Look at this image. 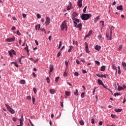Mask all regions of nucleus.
Segmentation results:
<instances>
[{"label":"nucleus","instance_id":"nucleus-25","mask_svg":"<svg viewBox=\"0 0 126 126\" xmlns=\"http://www.w3.org/2000/svg\"><path fill=\"white\" fill-rule=\"evenodd\" d=\"M20 83L21 84H22V85H23L26 84V81H25V80H21L20 81Z\"/></svg>","mask_w":126,"mask_h":126},{"label":"nucleus","instance_id":"nucleus-40","mask_svg":"<svg viewBox=\"0 0 126 126\" xmlns=\"http://www.w3.org/2000/svg\"><path fill=\"white\" fill-rule=\"evenodd\" d=\"M122 64L123 67H126V62H122Z\"/></svg>","mask_w":126,"mask_h":126},{"label":"nucleus","instance_id":"nucleus-45","mask_svg":"<svg viewBox=\"0 0 126 126\" xmlns=\"http://www.w3.org/2000/svg\"><path fill=\"white\" fill-rule=\"evenodd\" d=\"M35 97H34L33 96H32V103L33 104H34V103H35Z\"/></svg>","mask_w":126,"mask_h":126},{"label":"nucleus","instance_id":"nucleus-55","mask_svg":"<svg viewBox=\"0 0 126 126\" xmlns=\"http://www.w3.org/2000/svg\"><path fill=\"white\" fill-rule=\"evenodd\" d=\"M11 52H12L13 55H14V56L16 55V53L15 52V51L13 49H11Z\"/></svg>","mask_w":126,"mask_h":126},{"label":"nucleus","instance_id":"nucleus-41","mask_svg":"<svg viewBox=\"0 0 126 126\" xmlns=\"http://www.w3.org/2000/svg\"><path fill=\"white\" fill-rule=\"evenodd\" d=\"M91 123H92V125H94V124L95 123V120H94V118H92L91 119Z\"/></svg>","mask_w":126,"mask_h":126},{"label":"nucleus","instance_id":"nucleus-46","mask_svg":"<svg viewBox=\"0 0 126 126\" xmlns=\"http://www.w3.org/2000/svg\"><path fill=\"white\" fill-rule=\"evenodd\" d=\"M59 79H60V77H56L55 79V82H58V81H59Z\"/></svg>","mask_w":126,"mask_h":126},{"label":"nucleus","instance_id":"nucleus-52","mask_svg":"<svg viewBox=\"0 0 126 126\" xmlns=\"http://www.w3.org/2000/svg\"><path fill=\"white\" fill-rule=\"evenodd\" d=\"M27 100H31V96H30V95H28V96H27Z\"/></svg>","mask_w":126,"mask_h":126},{"label":"nucleus","instance_id":"nucleus-30","mask_svg":"<svg viewBox=\"0 0 126 126\" xmlns=\"http://www.w3.org/2000/svg\"><path fill=\"white\" fill-rule=\"evenodd\" d=\"M65 95L66 96H70V92H67L66 91H65Z\"/></svg>","mask_w":126,"mask_h":126},{"label":"nucleus","instance_id":"nucleus-23","mask_svg":"<svg viewBox=\"0 0 126 126\" xmlns=\"http://www.w3.org/2000/svg\"><path fill=\"white\" fill-rule=\"evenodd\" d=\"M74 94L75 96H78L79 93H78V90L76 89L75 92H74Z\"/></svg>","mask_w":126,"mask_h":126},{"label":"nucleus","instance_id":"nucleus-29","mask_svg":"<svg viewBox=\"0 0 126 126\" xmlns=\"http://www.w3.org/2000/svg\"><path fill=\"white\" fill-rule=\"evenodd\" d=\"M114 96L115 97H117V96H121V94L120 93H115L114 94Z\"/></svg>","mask_w":126,"mask_h":126},{"label":"nucleus","instance_id":"nucleus-4","mask_svg":"<svg viewBox=\"0 0 126 126\" xmlns=\"http://www.w3.org/2000/svg\"><path fill=\"white\" fill-rule=\"evenodd\" d=\"M20 121V125H17V126H23L24 125L23 122H24V118H23V114L21 115V118L19 119Z\"/></svg>","mask_w":126,"mask_h":126},{"label":"nucleus","instance_id":"nucleus-51","mask_svg":"<svg viewBox=\"0 0 126 126\" xmlns=\"http://www.w3.org/2000/svg\"><path fill=\"white\" fill-rule=\"evenodd\" d=\"M97 38L98 40H101L102 39V35H99L97 36Z\"/></svg>","mask_w":126,"mask_h":126},{"label":"nucleus","instance_id":"nucleus-20","mask_svg":"<svg viewBox=\"0 0 126 126\" xmlns=\"http://www.w3.org/2000/svg\"><path fill=\"white\" fill-rule=\"evenodd\" d=\"M97 82L99 85H102V86H103L104 83H103V81H102V80H101L100 79H98Z\"/></svg>","mask_w":126,"mask_h":126},{"label":"nucleus","instance_id":"nucleus-6","mask_svg":"<svg viewBox=\"0 0 126 126\" xmlns=\"http://www.w3.org/2000/svg\"><path fill=\"white\" fill-rule=\"evenodd\" d=\"M73 20V22L74 24V27H76V25H77V23H79V19L76 18V19H72Z\"/></svg>","mask_w":126,"mask_h":126},{"label":"nucleus","instance_id":"nucleus-48","mask_svg":"<svg viewBox=\"0 0 126 126\" xmlns=\"http://www.w3.org/2000/svg\"><path fill=\"white\" fill-rule=\"evenodd\" d=\"M79 75V74L77 72H74V76H78Z\"/></svg>","mask_w":126,"mask_h":126},{"label":"nucleus","instance_id":"nucleus-43","mask_svg":"<svg viewBox=\"0 0 126 126\" xmlns=\"http://www.w3.org/2000/svg\"><path fill=\"white\" fill-rule=\"evenodd\" d=\"M36 17L38 19H40V18H41V15H40V14H37Z\"/></svg>","mask_w":126,"mask_h":126},{"label":"nucleus","instance_id":"nucleus-36","mask_svg":"<svg viewBox=\"0 0 126 126\" xmlns=\"http://www.w3.org/2000/svg\"><path fill=\"white\" fill-rule=\"evenodd\" d=\"M79 124L81 125V126H84V122H83L82 120L79 122Z\"/></svg>","mask_w":126,"mask_h":126},{"label":"nucleus","instance_id":"nucleus-7","mask_svg":"<svg viewBox=\"0 0 126 126\" xmlns=\"http://www.w3.org/2000/svg\"><path fill=\"white\" fill-rule=\"evenodd\" d=\"M77 16H78V13L76 12H73L72 15H71L72 19H76V17H77Z\"/></svg>","mask_w":126,"mask_h":126},{"label":"nucleus","instance_id":"nucleus-8","mask_svg":"<svg viewBox=\"0 0 126 126\" xmlns=\"http://www.w3.org/2000/svg\"><path fill=\"white\" fill-rule=\"evenodd\" d=\"M117 85H118V91H122V90H123V89H126V85H123V87L122 86H120V85H119V83H117Z\"/></svg>","mask_w":126,"mask_h":126},{"label":"nucleus","instance_id":"nucleus-50","mask_svg":"<svg viewBox=\"0 0 126 126\" xmlns=\"http://www.w3.org/2000/svg\"><path fill=\"white\" fill-rule=\"evenodd\" d=\"M12 121L13 122H16V121H17V118H15V117H13L12 118Z\"/></svg>","mask_w":126,"mask_h":126},{"label":"nucleus","instance_id":"nucleus-26","mask_svg":"<svg viewBox=\"0 0 126 126\" xmlns=\"http://www.w3.org/2000/svg\"><path fill=\"white\" fill-rule=\"evenodd\" d=\"M115 112H116L117 113H120V112H122V111H123V109H114Z\"/></svg>","mask_w":126,"mask_h":126},{"label":"nucleus","instance_id":"nucleus-58","mask_svg":"<svg viewBox=\"0 0 126 126\" xmlns=\"http://www.w3.org/2000/svg\"><path fill=\"white\" fill-rule=\"evenodd\" d=\"M94 62H95V63H96V64H97V65L100 64V62H99L97 60L95 61Z\"/></svg>","mask_w":126,"mask_h":126},{"label":"nucleus","instance_id":"nucleus-31","mask_svg":"<svg viewBox=\"0 0 126 126\" xmlns=\"http://www.w3.org/2000/svg\"><path fill=\"white\" fill-rule=\"evenodd\" d=\"M122 49H123V45L121 44L119 45V46L118 47V51H119V52H120Z\"/></svg>","mask_w":126,"mask_h":126},{"label":"nucleus","instance_id":"nucleus-13","mask_svg":"<svg viewBox=\"0 0 126 126\" xmlns=\"http://www.w3.org/2000/svg\"><path fill=\"white\" fill-rule=\"evenodd\" d=\"M72 9V4L71 3V2H69V4L68 5L66 9L67 10H70V9Z\"/></svg>","mask_w":126,"mask_h":126},{"label":"nucleus","instance_id":"nucleus-14","mask_svg":"<svg viewBox=\"0 0 126 126\" xmlns=\"http://www.w3.org/2000/svg\"><path fill=\"white\" fill-rule=\"evenodd\" d=\"M49 73L53 72V69H54V65L50 64L49 65Z\"/></svg>","mask_w":126,"mask_h":126},{"label":"nucleus","instance_id":"nucleus-3","mask_svg":"<svg viewBox=\"0 0 126 126\" xmlns=\"http://www.w3.org/2000/svg\"><path fill=\"white\" fill-rule=\"evenodd\" d=\"M61 30L62 31H63V30H64V29L66 28L65 30L66 31V30H67V27H66V21L65 20L64 21L61 26Z\"/></svg>","mask_w":126,"mask_h":126},{"label":"nucleus","instance_id":"nucleus-35","mask_svg":"<svg viewBox=\"0 0 126 126\" xmlns=\"http://www.w3.org/2000/svg\"><path fill=\"white\" fill-rule=\"evenodd\" d=\"M39 30H40V31H42V32H44V33L46 34V30H45V29L41 28Z\"/></svg>","mask_w":126,"mask_h":126},{"label":"nucleus","instance_id":"nucleus-34","mask_svg":"<svg viewBox=\"0 0 126 126\" xmlns=\"http://www.w3.org/2000/svg\"><path fill=\"white\" fill-rule=\"evenodd\" d=\"M72 50V46L70 45L69 46V49L68 50V53H70V52H71Z\"/></svg>","mask_w":126,"mask_h":126},{"label":"nucleus","instance_id":"nucleus-38","mask_svg":"<svg viewBox=\"0 0 126 126\" xmlns=\"http://www.w3.org/2000/svg\"><path fill=\"white\" fill-rule=\"evenodd\" d=\"M46 81L47 83H50V78H49V77H47Z\"/></svg>","mask_w":126,"mask_h":126},{"label":"nucleus","instance_id":"nucleus-54","mask_svg":"<svg viewBox=\"0 0 126 126\" xmlns=\"http://www.w3.org/2000/svg\"><path fill=\"white\" fill-rule=\"evenodd\" d=\"M25 50H26V51H29V48H28V46L27 45V44H26V47H25Z\"/></svg>","mask_w":126,"mask_h":126},{"label":"nucleus","instance_id":"nucleus-42","mask_svg":"<svg viewBox=\"0 0 126 126\" xmlns=\"http://www.w3.org/2000/svg\"><path fill=\"white\" fill-rule=\"evenodd\" d=\"M121 74V67L118 66V74Z\"/></svg>","mask_w":126,"mask_h":126},{"label":"nucleus","instance_id":"nucleus-57","mask_svg":"<svg viewBox=\"0 0 126 126\" xmlns=\"http://www.w3.org/2000/svg\"><path fill=\"white\" fill-rule=\"evenodd\" d=\"M76 63H77V64H80V62H79V60H78V59L76 60Z\"/></svg>","mask_w":126,"mask_h":126},{"label":"nucleus","instance_id":"nucleus-1","mask_svg":"<svg viewBox=\"0 0 126 126\" xmlns=\"http://www.w3.org/2000/svg\"><path fill=\"white\" fill-rule=\"evenodd\" d=\"M92 16V15L91 14H82L81 15V18L82 20H83L84 21H86L87 20H88L89 18H90Z\"/></svg>","mask_w":126,"mask_h":126},{"label":"nucleus","instance_id":"nucleus-28","mask_svg":"<svg viewBox=\"0 0 126 126\" xmlns=\"http://www.w3.org/2000/svg\"><path fill=\"white\" fill-rule=\"evenodd\" d=\"M8 53L10 57H11V58H12L13 52H12V51H11V50L10 51H8Z\"/></svg>","mask_w":126,"mask_h":126},{"label":"nucleus","instance_id":"nucleus-18","mask_svg":"<svg viewBox=\"0 0 126 126\" xmlns=\"http://www.w3.org/2000/svg\"><path fill=\"white\" fill-rule=\"evenodd\" d=\"M92 31H90L88 34L86 35V38H88V37H90V36L92 35Z\"/></svg>","mask_w":126,"mask_h":126},{"label":"nucleus","instance_id":"nucleus-24","mask_svg":"<svg viewBox=\"0 0 126 126\" xmlns=\"http://www.w3.org/2000/svg\"><path fill=\"white\" fill-rule=\"evenodd\" d=\"M8 111L11 113V114H15V111H14V110H13V109L11 108L8 110Z\"/></svg>","mask_w":126,"mask_h":126},{"label":"nucleus","instance_id":"nucleus-21","mask_svg":"<svg viewBox=\"0 0 126 126\" xmlns=\"http://www.w3.org/2000/svg\"><path fill=\"white\" fill-rule=\"evenodd\" d=\"M112 69H113V70H118V69H117V66H116V64H115V63H113L112 64Z\"/></svg>","mask_w":126,"mask_h":126},{"label":"nucleus","instance_id":"nucleus-59","mask_svg":"<svg viewBox=\"0 0 126 126\" xmlns=\"http://www.w3.org/2000/svg\"><path fill=\"white\" fill-rule=\"evenodd\" d=\"M100 77H104V78H106L107 77V76H106V75L101 74L100 75Z\"/></svg>","mask_w":126,"mask_h":126},{"label":"nucleus","instance_id":"nucleus-2","mask_svg":"<svg viewBox=\"0 0 126 126\" xmlns=\"http://www.w3.org/2000/svg\"><path fill=\"white\" fill-rule=\"evenodd\" d=\"M115 29V28L114 26H111V30H110V33H108V32L106 33V37L107 38V40H112V30H114Z\"/></svg>","mask_w":126,"mask_h":126},{"label":"nucleus","instance_id":"nucleus-61","mask_svg":"<svg viewBox=\"0 0 126 126\" xmlns=\"http://www.w3.org/2000/svg\"><path fill=\"white\" fill-rule=\"evenodd\" d=\"M14 64L15 66H16V67H18L19 65L17 64V62H15Z\"/></svg>","mask_w":126,"mask_h":126},{"label":"nucleus","instance_id":"nucleus-49","mask_svg":"<svg viewBox=\"0 0 126 126\" xmlns=\"http://www.w3.org/2000/svg\"><path fill=\"white\" fill-rule=\"evenodd\" d=\"M84 95H85V93H82L81 94V97H82V98H84Z\"/></svg>","mask_w":126,"mask_h":126},{"label":"nucleus","instance_id":"nucleus-22","mask_svg":"<svg viewBox=\"0 0 126 126\" xmlns=\"http://www.w3.org/2000/svg\"><path fill=\"white\" fill-rule=\"evenodd\" d=\"M100 70L101 71H105V70H106V66L105 65L101 66Z\"/></svg>","mask_w":126,"mask_h":126},{"label":"nucleus","instance_id":"nucleus-62","mask_svg":"<svg viewBox=\"0 0 126 126\" xmlns=\"http://www.w3.org/2000/svg\"><path fill=\"white\" fill-rule=\"evenodd\" d=\"M111 118H113V119H115V118H116V115L114 114H111Z\"/></svg>","mask_w":126,"mask_h":126},{"label":"nucleus","instance_id":"nucleus-16","mask_svg":"<svg viewBox=\"0 0 126 126\" xmlns=\"http://www.w3.org/2000/svg\"><path fill=\"white\" fill-rule=\"evenodd\" d=\"M117 9H118V10H123L124 9V8L123 7V5H120L119 6H117Z\"/></svg>","mask_w":126,"mask_h":126},{"label":"nucleus","instance_id":"nucleus-17","mask_svg":"<svg viewBox=\"0 0 126 126\" xmlns=\"http://www.w3.org/2000/svg\"><path fill=\"white\" fill-rule=\"evenodd\" d=\"M94 49L96 51H100V49H101V46L96 45H95Z\"/></svg>","mask_w":126,"mask_h":126},{"label":"nucleus","instance_id":"nucleus-11","mask_svg":"<svg viewBox=\"0 0 126 126\" xmlns=\"http://www.w3.org/2000/svg\"><path fill=\"white\" fill-rule=\"evenodd\" d=\"M83 0H78L77 4L80 8L82 7V1Z\"/></svg>","mask_w":126,"mask_h":126},{"label":"nucleus","instance_id":"nucleus-9","mask_svg":"<svg viewBox=\"0 0 126 126\" xmlns=\"http://www.w3.org/2000/svg\"><path fill=\"white\" fill-rule=\"evenodd\" d=\"M6 41L7 42H14L15 41V37L13 36L12 37L7 38Z\"/></svg>","mask_w":126,"mask_h":126},{"label":"nucleus","instance_id":"nucleus-60","mask_svg":"<svg viewBox=\"0 0 126 126\" xmlns=\"http://www.w3.org/2000/svg\"><path fill=\"white\" fill-rule=\"evenodd\" d=\"M61 51H59V52H58V54H57V57H58V58H60V56H61Z\"/></svg>","mask_w":126,"mask_h":126},{"label":"nucleus","instance_id":"nucleus-5","mask_svg":"<svg viewBox=\"0 0 126 126\" xmlns=\"http://www.w3.org/2000/svg\"><path fill=\"white\" fill-rule=\"evenodd\" d=\"M50 23H51V19L49 17H46V21L45 22V25H46V26H49Z\"/></svg>","mask_w":126,"mask_h":126},{"label":"nucleus","instance_id":"nucleus-64","mask_svg":"<svg viewBox=\"0 0 126 126\" xmlns=\"http://www.w3.org/2000/svg\"><path fill=\"white\" fill-rule=\"evenodd\" d=\"M103 125V121H100L99 122V126H102Z\"/></svg>","mask_w":126,"mask_h":126},{"label":"nucleus","instance_id":"nucleus-47","mask_svg":"<svg viewBox=\"0 0 126 126\" xmlns=\"http://www.w3.org/2000/svg\"><path fill=\"white\" fill-rule=\"evenodd\" d=\"M21 61H22V58L21 57L19 59V63H20V64H22V63L21 62Z\"/></svg>","mask_w":126,"mask_h":126},{"label":"nucleus","instance_id":"nucleus-15","mask_svg":"<svg viewBox=\"0 0 126 126\" xmlns=\"http://www.w3.org/2000/svg\"><path fill=\"white\" fill-rule=\"evenodd\" d=\"M99 19H100V16H98L97 17L94 18V23H97V22H98V20H99Z\"/></svg>","mask_w":126,"mask_h":126},{"label":"nucleus","instance_id":"nucleus-33","mask_svg":"<svg viewBox=\"0 0 126 126\" xmlns=\"http://www.w3.org/2000/svg\"><path fill=\"white\" fill-rule=\"evenodd\" d=\"M5 106L6 107L7 109L9 111L11 108L10 107V106H9L8 104H5Z\"/></svg>","mask_w":126,"mask_h":126},{"label":"nucleus","instance_id":"nucleus-37","mask_svg":"<svg viewBox=\"0 0 126 126\" xmlns=\"http://www.w3.org/2000/svg\"><path fill=\"white\" fill-rule=\"evenodd\" d=\"M86 9H87V6H85L83 9L84 13H85V12H86Z\"/></svg>","mask_w":126,"mask_h":126},{"label":"nucleus","instance_id":"nucleus-32","mask_svg":"<svg viewBox=\"0 0 126 126\" xmlns=\"http://www.w3.org/2000/svg\"><path fill=\"white\" fill-rule=\"evenodd\" d=\"M96 89H97V88L96 87H94V89L93 91V95H95V92H96Z\"/></svg>","mask_w":126,"mask_h":126},{"label":"nucleus","instance_id":"nucleus-27","mask_svg":"<svg viewBox=\"0 0 126 126\" xmlns=\"http://www.w3.org/2000/svg\"><path fill=\"white\" fill-rule=\"evenodd\" d=\"M50 92L51 94H55L56 93V91L54 89H51Z\"/></svg>","mask_w":126,"mask_h":126},{"label":"nucleus","instance_id":"nucleus-19","mask_svg":"<svg viewBox=\"0 0 126 126\" xmlns=\"http://www.w3.org/2000/svg\"><path fill=\"white\" fill-rule=\"evenodd\" d=\"M35 30L36 31H37V30H40V28H41V25L39 24V25H37L35 26Z\"/></svg>","mask_w":126,"mask_h":126},{"label":"nucleus","instance_id":"nucleus-63","mask_svg":"<svg viewBox=\"0 0 126 126\" xmlns=\"http://www.w3.org/2000/svg\"><path fill=\"white\" fill-rule=\"evenodd\" d=\"M17 34L18 35V36H20V35H21V33L19 32V31H17Z\"/></svg>","mask_w":126,"mask_h":126},{"label":"nucleus","instance_id":"nucleus-56","mask_svg":"<svg viewBox=\"0 0 126 126\" xmlns=\"http://www.w3.org/2000/svg\"><path fill=\"white\" fill-rule=\"evenodd\" d=\"M32 75L33 76V77H37V75L36 74V73H35V72H32Z\"/></svg>","mask_w":126,"mask_h":126},{"label":"nucleus","instance_id":"nucleus-12","mask_svg":"<svg viewBox=\"0 0 126 126\" xmlns=\"http://www.w3.org/2000/svg\"><path fill=\"white\" fill-rule=\"evenodd\" d=\"M76 27V28H79V30H80V31H81V30H82V24L80 23L78 25H77L76 27Z\"/></svg>","mask_w":126,"mask_h":126},{"label":"nucleus","instance_id":"nucleus-39","mask_svg":"<svg viewBox=\"0 0 126 126\" xmlns=\"http://www.w3.org/2000/svg\"><path fill=\"white\" fill-rule=\"evenodd\" d=\"M62 47V41L59 42L58 49H61V47Z\"/></svg>","mask_w":126,"mask_h":126},{"label":"nucleus","instance_id":"nucleus-53","mask_svg":"<svg viewBox=\"0 0 126 126\" xmlns=\"http://www.w3.org/2000/svg\"><path fill=\"white\" fill-rule=\"evenodd\" d=\"M63 76L64 77H65L66 76H67V73H66V72H64L63 73Z\"/></svg>","mask_w":126,"mask_h":126},{"label":"nucleus","instance_id":"nucleus-44","mask_svg":"<svg viewBox=\"0 0 126 126\" xmlns=\"http://www.w3.org/2000/svg\"><path fill=\"white\" fill-rule=\"evenodd\" d=\"M33 91L34 94H36L37 93V89H36V88H34L33 89Z\"/></svg>","mask_w":126,"mask_h":126},{"label":"nucleus","instance_id":"nucleus-10","mask_svg":"<svg viewBox=\"0 0 126 126\" xmlns=\"http://www.w3.org/2000/svg\"><path fill=\"white\" fill-rule=\"evenodd\" d=\"M85 44L86 45V47H85V51H86V53H87V54H89L90 52H89V48L88 47V43H87V42H85Z\"/></svg>","mask_w":126,"mask_h":126}]
</instances>
